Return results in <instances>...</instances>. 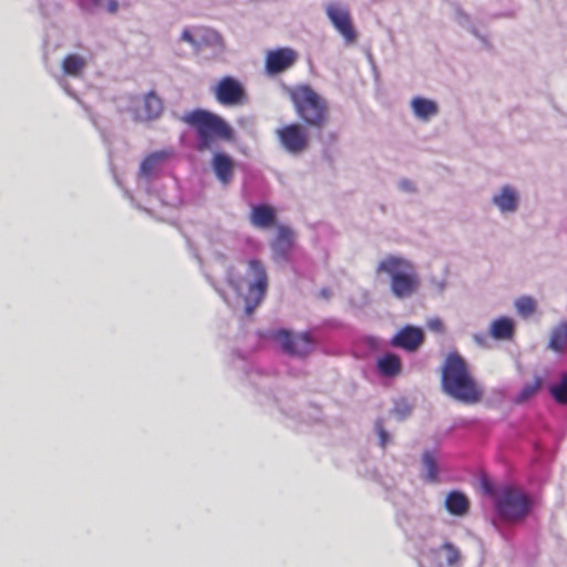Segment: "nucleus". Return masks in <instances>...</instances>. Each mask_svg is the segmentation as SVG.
Here are the masks:
<instances>
[{"instance_id": "31", "label": "nucleus", "mask_w": 567, "mask_h": 567, "mask_svg": "<svg viewBox=\"0 0 567 567\" xmlns=\"http://www.w3.org/2000/svg\"><path fill=\"white\" fill-rule=\"evenodd\" d=\"M423 477L427 482H436L437 464L434 456L430 452H425L422 457Z\"/></svg>"}, {"instance_id": "23", "label": "nucleus", "mask_w": 567, "mask_h": 567, "mask_svg": "<svg viewBox=\"0 0 567 567\" xmlns=\"http://www.w3.org/2000/svg\"><path fill=\"white\" fill-rule=\"evenodd\" d=\"M89 65V59L79 53H69L61 61L63 75L81 78Z\"/></svg>"}, {"instance_id": "21", "label": "nucleus", "mask_w": 567, "mask_h": 567, "mask_svg": "<svg viewBox=\"0 0 567 567\" xmlns=\"http://www.w3.org/2000/svg\"><path fill=\"white\" fill-rule=\"evenodd\" d=\"M516 330L515 320L509 317H498L489 323L488 333L497 341H509Z\"/></svg>"}, {"instance_id": "5", "label": "nucleus", "mask_w": 567, "mask_h": 567, "mask_svg": "<svg viewBox=\"0 0 567 567\" xmlns=\"http://www.w3.org/2000/svg\"><path fill=\"white\" fill-rule=\"evenodd\" d=\"M487 494L495 496L496 511L507 522H517L525 518L532 509V499L520 488L505 485L494 493L488 482H483Z\"/></svg>"}, {"instance_id": "29", "label": "nucleus", "mask_w": 567, "mask_h": 567, "mask_svg": "<svg viewBox=\"0 0 567 567\" xmlns=\"http://www.w3.org/2000/svg\"><path fill=\"white\" fill-rule=\"evenodd\" d=\"M79 6L86 12H93L96 9H102L114 14L118 10L117 0H79Z\"/></svg>"}, {"instance_id": "30", "label": "nucleus", "mask_w": 567, "mask_h": 567, "mask_svg": "<svg viewBox=\"0 0 567 567\" xmlns=\"http://www.w3.org/2000/svg\"><path fill=\"white\" fill-rule=\"evenodd\" d=\"M543 379L540 377H535L534 381L530 383H526L522 390L517 393L514 399L516 404H523L532 399L542 388Z\"/></svg>"}, {"instance_id": "28", "label": "nucleus", "mask_w": 567, "mask_h": 567, "mask_svg": "<svg viewBox=\"0 0 567 567\" xmlns=\"http://www.w3.org/2000/svg\"><path fill=\"white\" fill-rule=\"evenodd\" d=\"M377 368L382 375L394 377L401 372V362L396 355L388 353L378 359Z\"/></svg>"}, {"instance_id": "27", "label": "nucleus", "mask_w": 567, "mask_h": 567, "mask_svg": "<svg viewBox=\"0 0 567 567\" xmlns=\"http://www.w3.org/2000/svg\"><path fill=\"white\" fill-rule=\"evenodd\" d=\"M446 509L455 516H463L468 511V499L460 492H451L445 499Z\"/></svg>"}, {"instance_id": "6", "label": "nucleus", "mask_w": 567, "mask_h": 567, "mask_svg": "<svg viewBox=\"0 0 567 567\" xmlns=\"http://www.w3.org/2000/svg\"><path fill=\"white\" fill-rule=\"evenodd\" d=\"M463 555L452 542L444 539L439 544H424L420 549V567H461Z\"/></svg>"}, {"instance_id": "41", "label": "nucleus", "mask_w": 567, "mask_h": 567, "mask_svg": "<svg viewBox=\"0 0 567 567\" xmlns=\"http://www.w3.org/2000/svg\"><path fill=\"white\" fill-rule=\"evenodd\" d=\"M474 339L478 343H482V341H483V338L481 336H475Z\"/></svg>"}, {"instance_id": "37", "label": "nucleus", "mask_w": 567, "mask_h": 567, "mask_svg": "<svg viewBox=\"0 0 567 567\" xmlns=\"http://www.w3.org/2000/svg\"><path fill=\"white\" fill-rule=\"evenodd\" d=\"M429 328L433 331L441 332L443 330V322L440 319H432L429 321Z\"/></svg>"}, {"instance_id": "8", "label": "nucleus", "mask_w": 567, "mask_h": 567, "mask_svg": "<svg viewBox=\"0 0 567 567\" xmlns=\"http://www.w3.org/2000/svg\"><path fill=\"white\" fill-rule=\"evenodd\" d=\"M276 136L280 147L292 156H300L310 147V133L301 123H289L278 127Z\"/></svg>"}, {"instance_id": "14", "label": "nucleus", "mask_w": 567, "mask_h": 567, "mask_svg": "<svg viewBox=\"0 0 567 567\" xmlns=\"http://www.w3.org/2000/svg\"><path fill=\"white\" fill-rule=\"evenodd\" d=\"M416 267L414 262L401 255H386L377 265L378 275H385L390 281L412 272Z\"/></svg>"}, {"instance_id": "20", "label": "nucleus", "mask_w": 567, "mask_h": 567, "mask_svg": "<svg viewBox=\"0 0 567 567\" xmlns=\"http://www.w3.org/2000/svg\"><path fill=\"white\" fill-rule=\"evenodd\" d=\"M410 107L413 116L423 123L430 122L432 118L439 115L440 106L435 100L424 97V96H414L410 101Z\"/></svg>"}, {"instance_id": "15", "label": "nucleus", "mask_w": 567, "mask_h": 567, "mask_svg": "<svg viewBox=\"0 0 567 567\" xmlns=\"http://www.w3.org/2000/svg\"><path fill=\"white\" fill-rule=\"evenodd\" d=\"M216 100L223 105L241 104L245 99V91L239 81L231 76L223 78L214 87Z\"/></svg>"}, {"instance_id": "38", "label": "nucleus", "mask_w": 567, "mask_h": 567, "mask_svg": "<svg viewBox=\"0 0 567 567\" xmlns=\"http://www.w3.org/2000/svg\"><path fill=\"white\" fill-rule=\"evenodd\" d=\"M432 285L436 292L442 293L445 290L446 284L444 280H432Z\"/></svg>"}, {"instance_id": "1", "label": "nucleus", "mask_w": 567, "mask_h": 567, "mask_svg": "<svg viewBox=\"0 0 567 567\" xmlns=\"http://www.w3.org/2000/svg\"><path fill=\"white\" fill-rule=\"evenodd\" d=\"M442 386L446 394L467 404L480 402L483 395L466 362L457 353L449 354L445 360L442 369Z\"/></svg>"}, {"instance_id": "18", "label": "nucleus", "mask_w": 567, "mask_h": 567, "mask_svg": "<svg viewBox=\"0 0 567 567\" xmlns=\"http://www.w3.org/2000/svg\"><path fill=\"white\" fill-rule=\"evenodd\" d=\"M419 288L420 277L416 269L390 281L391 292L398 299L412 297Z\"/></svg>"}, {"instance_id": "39", "label": "nucleus", "mask_w": 567, "mask_h": 567, "mask_svg": "<svg viewBox=\"0 0 567 567\" xmlns=\"http://www.w3.org/2000/svg\"><path fill=\"white\" fill-rule=\"evenodd\" d=\"M59 83L60 85L63 87V90L71 96L75 97V95L73 94V92L70 91L68 84H66V81L63 79V78H59Z\"/></svg>"}, {"instance_id": "13", "label": "nucleus", "mask_w": 567, "mask_h": 567, "mask_svg": "<svg viewBox=\"0 0 567 567\" xmlns=\"http://www.w3.org/2000/svg\"><path fill=\"white\" fill-rule=\"evenodd\" d=\"M174 156L173 148H164L148 154L141 163L138 171V187L147 190L151 178L155 177L162 167Z\"/></svg>"}, {"instance_id": "24", "label": "nucleus", "mask_w": 567, "mask_h": 567, "mask_svg": "<svg viewBox=\"0 0 567 567\" xmlns=\"http://www.w3.org/2000/svg\"><path fill=\"white\" fill-rule=\"evenodd\" d=\"M213 169L223 184H228L234 174V161L224 153H216L212 161Z\"/></svg>"}, {"instance_id": "9", "label": "nucleus", "mask_w": 567, "mask_h": 567, "mask_svg": "<svg viewBox=\"0 0 567 567\" xmlns=\"http://www.w3.org/2000/svg\"><path fill=\"white\" fill-rule=\"evenodd\" d=\"M324 12L346 44H353L358 39V33L352 22L349 6L340 1H330L324 6Z\"/></svg>"}, {"instance_id": "26", "label": "nucleus", "mask_w": 567, "mask_h": 567, "mask_svg": "<svg viewBox=\"0 0 567 567\" xmlns=\"http://www.w3.org/2000/svg\"><path fill=\"white\" fill-rule=\"evenodd\" d=\"M250 221L255 227L268 228L275 223V210L268 205L252 206Z\"/></svg>"}, {"instance_id": "17", "label": "nucleus", "mask_w": 567, "mask_h": 567, "mask_svg": "<svg viewBox=\"0 0 567 567\" xmlns=\"http://www.w3.org/2000/svg\"><path fill=\"white\" fill-rule=\"evenodd\" d=\"M454 21L458 27L476 38L482 43L483 48L491 49L493 47L487 30L482 27L480 22L473 20L465 11L457 9L455 11Z\"/></svg>"}, {"instance_id": "3", "label": "nucleus", "mask_w": 567, "mask_h": 567, "mask_svg": "<svg viewBox=\"0 0 567 567\" xmlns=\"http://www.w3.org/2000/svg\"><path fill=\"white\" fill-rule=\"evenodd\" d=\"M289 97L296 114L308 126L322 128L330 117L328 101L310 85H298L288 89Z\"/></svg>"}, {"instance_id": "2", "label": "nucleus", "mask_w": 567, "mask_h": 567, "mask_svg": "<svg viewBox=\"0 0 567 567\" xmlns=\"http://www.w3.org/2000/svg\"><path fill=\"white\" fill-rule=\"evenodd\" d=\"M227 280L238 300H243L246 315L250 316L266 295L268 278L265 267L260 261L251 259L245 265L243 276L230 270Z\"/></svg>"}, {"instance_id": "7", "label": "nucleus", "mask_w": 567, "mask_h": 567, "mask_svg": "<svg viewBox=\"0 0 567 567\" xmlns=\"http://www.w3.org/2000/svg\"><path fill=\"white\" fill-rule=\"evenodd\" d=\"M176 42L187 44L195 54H199L205 49H210L218 53L225 50L223 35L218 31L205 25L184 27Z\"/></svg>"}, {"instance_id": "16", "label": "nucleus", "mask_w": 567, "mask_h": 567, "mask_svg": "<svg viewBox=\"0 0 567 567\" xmlns=\"http://www.w3.org/2000/svg\"><path fill=\"white\" fill-rule=\"evenodd\" d=\"M298 58V53L291 48H280L269 51L266 58V70L269 74L281 73L291 68Z\"/></svg>"}, {"instance_id": "11", "label": "nucleus", "mask_w": 567, "mask_h": 567, "mask_svg": "<svg viewBox=\"0 0 567 567\" xmlns=\"http://www.w3.org/2000/svg\"><path fill=\"white\" fill-rule=\"evenodd\" d=\"M125 110L135 121L146 122L159 116L163 111V104L156 94L150 92L142 96L127 97Z\"/></svg>"}, {"instance_id": "25", "label": "nucleus", "mask_w": 567, "mask_h": 567, "mask_svg": "<svg viewBox=\"0 0 567 567\" xmlns=\"http://www.w3.org/2000/svg\"><path fill=\"white\" fill-rule=\"evenodd\" d=\"M547 347L555 353L567 351V321H561L551 329Z\"/></svg>"}, {"instance_id": "35", "label": "nucleus", "mask_w": 567, "mask_h": 567, "mask_svg": "<svg viewBox=\"0 0 567 567\" xmlns=\"http://www.w3.org/2000/svg\"><path fill=\"white\" fill-rule=\"evenodd\" d=\"M398 186L401 190L405 193H414L416 189L415 184L406 178L399 181Z\"/></svg>"}, {"instance_id": "19", "label": "nucleus", "mask_w": 567, "mask_h": 567, "mask_svg": "<svg viewBox=\"0 0 567 567\" xmlns=\"http://www.w3.org/2000/svg\"><path fill=\"white\" fill-rule=\"evenodd\" d=\"M422 329L406 326L402 328L391 340V344L406 351H415L423 343Z\"/></svg>"}, {"instance_id": "12", "label": "nucleus", "mask_w": 567, "mask_h": 567, "mask_svg": "<svg viewBox=\"0 0 567 567\" xmlns=\"http://www.w3.org/2000/svg\"><path fill=\"white\" fill-rule=\"evenodd\" d=\"M519 189L512 184H504L496 188L491 196V204L503 217L515 215L520 206Z\"/></svg>"}, {"instance_id": "34", "label": "nucleus", "mask_w": 567, "mask_h": 567, "mask_svg": "<svg viewBox=\"0 0 567 567\" xmlns=\"http://www.w3.org/2000/svg\"><path fill=\"white\" fill-rule=\"evenodd\" d=\"M410 411L411 409L404 400L396 402L393 409V413L396 414L401 420L404 419L410 413Z\"/></svg>"}, {"instance_id": "22", "label": "nucleus", "mask_w": 567, "mask_h": 567, "mask_svg": "<svg viewBox=\"0 0 567 567\" xmlns=\"http://www.w3.org/2000/svg\"><path fill=\"white\" fill-rule=\"evenodd\" d=\"M293 234L284 226L278 228L277 237L272 243V256L276 261H284L292 247Z\"/></svg>"}, {"instance_id": "36", "label": "nucleus", "mask_w": 567, "mask_h": 567, "mask_svg": "<svg viewBox=\"0 0 567 567\" xmlns=\"http://www.w3.org/2000/svg\"><path fill=\"white\" fill-rule=\"evenodd\" d=\"M377 431H378L380 444H381V446L384 447L386 445V443L389 442V434L385 432V430L383 429V426L380 423L377 424Z\"/></svg>"}, {"instance_id": "40", "label": "nucleus", "mask_w": 567, "mask_h": 567, "mask_svg": "<svg viewBox=\"0 0 567 567\" xmlns=\"http://www.w3.org/2000/svg\"><path fill=\"white\" fill-rule=\"evenodd\" d=\"M220 295L223 296L224 300H225L227 303L231 305V301L229 300V298H228L226 295H224L223 292H220Z\"/></svg>"}, {"instance_id": "33", "label": "nucleus", "mask_w": 567, "mask_h": 567, "mask_svg": "<svg viewBox=\"0 0 567 567\" xmlns=\"http://www.w3.org/2000/svg\"><path fill=\"white\" fill-rule=\"evenodd\" d=\"M515 308L520 316L527 318L535 312L536 301L532 297L524 296L515 301Z\"/></svg>"}, {"instance_id": "32", "label": "nucleus", "mask_w": 567, "mask_h": 567, "mask_svg": "<svg viewBox=\"0 0 567 567\" xmlns=\"http://www.w3.org/2000/svg\"><path fill=\"white\" fill-rule=\"evenodd\" d=\"M549 392L559 404H567V373H563L560 381L549 386Z\"/></svg>"}, {"instance_id": "10", "label": "nucleus", "mask_w": 567, "mask_h": 567, "mask_svg": "<svg viewBox=\"0 0 567 567\" xmlns=\"http://www.w3.org/2000/svg\"><path fill=\"white\" fill-rule=\"evenodd\" d=\"M271 338L278 342L285 353L291 357H307L315 348V340L308 332L293 333L281 329L274 331Z\"/></svg>"}, {"instance_id": "4", "label": "nucleus", "mask_w": 567, "mask_h": 567, "mask_svg": "<svg viewBox=\"0 0 567 567\" xmlns=\"http://www.w3.org/2000/svg\"><path fill=\"white\" fill-rule=\"evenodd\" d=\"M183 121L194 127L197 133V148L210 150L217 140H230L233 130L220 116L204 110L186 113Z\"/></svg>"}]
</instances>
